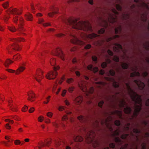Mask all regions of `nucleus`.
<instances>
[{
    "instance_id": "f257e3e1",
    "label": "nucleus",
    "mask_w": 149,
    "mask_h": 149,
    "mask_svg": "<svg viewBox=\"0 0 149 149\" xmlns=\"http://www.w3.org/2000/svg\"><path fill=\"white\" fill-rule=\"evenodd\" d=\"M118 79L119 80H121L123 83H124L125 84L126 87L123 84H122L123 87H119L118 83L115 81L114 78H109L108 79L112 82L114 88H119L120 92H116V94H119L121 93L122 96H124V93H125L128 94L130 96L132 101L134 103V110L133 114L132 116V118L136 117L139 114L142 109V105L141 96L137 94L131 88L130 85V83H126L124 78L123 77H118Z\"/></svg>"
},
{
    "instance_id": "f03ea898",
    "label": "nucleus",
    "mask_w": 149,
    "mask_h": 149,
    "mask_svg": "<svg viewBox=\"0 0 149 149\" xmlns=\"http://www.w3.org/2000/svg\"><path fill=\"white\" fill-rule=\"evenodd\" d=\"M100 123L102 125L104 124L109 129V130L112 133V135L114 137V141L119 146H121L120 149H127L128 146V144L125 143L124 145H122L124 142L121 140L119 137H116L118 136L121 132H123L124 131H128L130 130L129 126L130 124L128 123V125L124 127L123 130H121L119 128L113 131L112 127L108 123V120L107 119L104 120H100ZM103 149H109V147L107 146L103 148Z\"/></svg>"
},
{
    "instance_id": "7ed1b4c3",
    "label": "nucleus",
    "mask_w": 149,
    "mask_h": 149,
    "mask_svg": "<svg viewBox=\"0 0 149 149\" xmlns=\"http://www.w3.org/2000/svg\"><path fill=\"white\" fill-rule=\"evenodd\" d=\"M75 18H69L67 19L65 22L68 25H69L73 29L83 31L86 32L87 31L92 32L91 26L88 21H79Z\"/></svg>"
},
{
    "instance_id": "20e7f679",
    "label": "nucleus",
    "mask_w": 149,
    "mask_h": 149,
    "mask_svg": "<svg viewBox=\"0 0 149 149\" xmlns=\"http://www.w3.org/2000/svg\"><path fill=\"white\" fill-rule=\"evenodd\" d=\"M116 98L118 102L116 104V105H118V107L121 110H116L112 112L111 113L116 115L120 118L123 120L124 119L123 117V111L125 113L130 114L132 111V109L128 106L124 99L120 98L118 97Z\"/></svg>"
},
{
    "instance_id": "39448f33",
    "label": "nucleus",
    "mask_w": 149,
    "mask_h": 149,
    "mask_svg": "<svg viewBox=\"0 0 149 149\" xmlns=\"http://www.w3.org/2000/svg\"><path fill=\"white\" fill-rule=\"evenodd\" d=\"M85 133L86 134L85 137L86 142L88 143L91 144L94 147H96L99 145L98 142L95 138L96 134L93 130L85 132Z\"/></svg>"
},
{
    "instance_id": "423d86ee",
    "label": "nucleus",
    "mask_w": 149,
    "mask_h": 149,
    "mask_svg": "<svg viewBox=\"0 0 149 149\" xmlns=\"http://www.w3.org/2000/svg\"><path fill=\"white\" fill-rule=\"evenodd\" d=\"M87 83H88L85 81H81L79 83L78 85L80 88L83 92L92 94L94 91V88L92 87L88 88Z\"/></svg>"
},
{
    "instance_id": "0eeeda50",
    "label": "nucleus",
    "mask_w": 149,
    "mask_h": 149,
    "mask_svg": "<svg viewBox=\"0 0 149 149\" xmlns=\"http://www.w3.org/2000/svg\"><path fill=\"white\" fill-rule=\"evenodd\" d=\"M105 32L104 29L103 28H102L100 30H99L97 32V34H95L93 33H92L90 34L89 35L84 33L81 32L79 34H82V36L81 37H97L99 36V35L104 33Z\"/></svg>"
},
{
    "instance_id": "6e6552de",
    "label": "nucleus",
    "mask_w": 149,
    "mask_h": 149,
    "mask_svg": "<svg viewBox=\"0 0 149 149\" xmlns=\"http://www.w3.org/2000/svg\"><path fill=\"white\" fill-rule=\"evenodd\" d=\"M23 38H10V40L13 41L14 43L12 45V48L14 50L19 51L20 49L18 44H17V42L22 41L23 39Z\"/></svg>"
},
{
    "instance_id": "1a4fd4ad",
    "label": "nucleus",
    "mask_w": 149,
    "mask_h": 149,
    "mask_svg": "<svg viewBox=\"0 0 149 149\" xmlns=\"http://www.w3.org/2000/svg\"><path fill=\"white\" fill-rule=\"evenodd\" d=\"M54 71H52L47 73L46 75V77L47 79H54L56 77L57 73L56 72V70L59 69L58 67L56 68L54 67Z\"/></svg>"
},
{
    "instance_id": "9d476101",
    "label": "nucleus",
    "mask_w": 149,
    "mask_h": 149,
    "mask_svg": "<svg viewBox=\"0 0 149 149\" xmlns=\"http://www.w3.org/2000/svg\"><path fill=\"white\" fill-rule=\"evenodd\" d=\"M52 54L54 55L60 57L62 60H65V55L63 53L61 49L60 48L58 47L55 49L54 52H53Z\"/></svg>"
},
{
    "instance_id": "9b49d317",
    "label": "nucleus",
    "mask_w": 149,
    "mask_h": 149,
    "mask_svg": "<svg viewBox=\"0 0 149 149\" xmlns=\"http://www.w3.org/2000/svg\"><path fill=\"white\" fill-rule=\"evenodd\" d=\"M51 143V139H48L45 140L44 142L42 141H40L38 143L39 146L38 148L39 149H41L42 147L47 146L48 147Z\"/></svg>"
},
{
    "instance_id": "f8f14e48",
    "label": "nucleus",
    "mask_w": 149,
    "mask_h": 149,
    "mask_svg": "<svg viewBox=\"0 0 149 149\" xmlns=\"http://www.w3.org/2000/svg\"><path fill=\"white\" fill-rule=\"evenodd\" d=\"M134 82L137 86L138 88L140 90H143L145 86V84L139 79L134 80Z\"/></svg>"
},
{
    "instance_id": "ddd939ff",
    "label": "nucleus",
    "mask_w": 149,
    "mask_h": 149,
    "mask_svg": "<svg viewBox=\"0 0 149 149\" xmlns=\"http://www.w3.org/2000/svg\"><path fill=\"white\" fill-rule=\"evenodd\" d=\"M131 70L134 72L131 73L130 74V77H132L135 76L140 77V73L136 71V70H137L138 69V68L136 66L134 65V67H131Z\"/></svg>"
},
{
    "instance_id": "4468645a",
    "label": "nucleus",
    "mask_w": 149,
    "mask_h": 149,
    "mask_svg": "<svg viewBox=\"0 0 149 149\" xmlns=\"http://www.w3.org/2000/svg\"><path fill=\"white\" fill-rule=\"evenodd\" d=\"M43 72L40 69L38 70L37 72L36 75L34 76V78L41 84H42L40 82L41 80L40 78H42Z\"/></svg>"
},
{
    "instance_id": "2eb2a0df",
    "label": "nucleus",
    "mask_w": 149,
    "mask_h": 149,
    "mask_svg": "<svg viewBox=\"0 0 149 149\" xmlns=\"http://www.w3.org/2000/svg\"><path fill=\"white\" fill-rule=\"evenodd\" d=\"M115 8H111V10L113 13L115 15H118L119 13L116 10L119 11H120L122 10V7L120 5L118 4H116L115 5Z\"/></svg>"
},
{
    "instance_id": "dca6fc26",
    "label": "nucleus",
    "mask_w": 149,
    "mask_h": 149,
    "mask_svg": "<svg viewBox=\"0 0 149 149\" xmlns=\"http://www.w3.org/2000/svg\"><path fill=\"white\" fill-rule=\"evenodd\" d=\"M25 68L22 66H20L19 68L17 70V71L15 72V70H13L11 69H8L7 70L9 72L13 73L15 72L16 74H19L20 72H22L25 69Z\"/></svg>"
},
{
    "instance_id": "f3484780",
    "label": "nucleus",
    "mask_w": 149,
    "mask_h": 149,
    "mask_svg": "<svg viewBox=\"0 0 149 149\" xmlns=\"http://www.w3.org/2000/svg\"><path fill=\"white\" fill-rule=\"evenodd\" d=\"M6 12L8 13H10L13 15L17 14L19 15L21 14V12H19L18 10L15 8L12 9V8H10L6 10Z\"/></svg>"
},
{
    "instance_id": "a211bd4d",
    "label": "nucleus",
    "mask_w": 149,
    "mask_h": 149,
    "mask_svg": "<svg viewBox=\"0 0 149 149\" xmlns=\"http://www.w3.org/2000/svg\"><path fill=\"white\" fill-rule=\"evenodd\" d=\"M113 49L115 52H119L120 50H123V47L120 44L115 43L113 47Z\"/></svg>"
},
{
    "instance_id": "6ab92c4d",
    "label": "nucleus",
    "mask_w": 149,
    "mask_h": 149,
    "mask_svg": "<svg viewBox=\"0 0 149 149\" xmlns=\"http://www.w3.org/2000/svg\"><path fill=\"white\" fill-rule=\"evenodd\" d=\"M28 97V100L31 101L32 102L34 101L33 99L35 97L34 93L32 91H31L29 93H28L27 94Z\"/></svg>"
},
{
    "instance_id": "aec40b11",
    "label": "nucleus",
    "mask_w": 149,
    "mask_h": 149,
    "mask_svg": "<svg viewBox=\"0 0 149 149\" xmlns=\"http://www.w3.org/2000/svg\"><path fill=\"white\" fill-rule=\"evenodd\" d=\"M19 21L20 24H18V30L19 31H23L24 30V29L22 27L23 25L22 23L23 22L24 20L23 18L20 17Z\"/></svg>"
},
{
    "instance_id": "412c9836",
    "label": "nucleus",
    "mask_w": 149,
    "mask_h": 149,
    "mask_svg": "<svg viewBox=\"0 0 149 149\" xmlns=\"http://www.w3.org/2000/svg\"><path fill=\"white\" fill-rule=\"evenodd\" d=\"M122 31V26L120 25H118L117 27L114 29V32L116 34H120Z\"/></svg>"
},
{
    "instance_id": "4be33fe9",
    "label": "nucleus",
    "mask_w": 149,
    "mask_h": 149,
    "mask_svg": "<svg viewBox=\"0 0 149 149\" xmlns=\"http://www.w3.org/2000/svg\"><path fill=\"white\" fill-rule=\"evenodd\" d=\"M74 101L76 104H79L82 102V97L81 96L79 95L76 98H74Z\"/></svg>"
},
{
    "instance_id": "5701e85b",
    "label": "nucleus",
    "mask_w": 149,
    "mask_h": 149,
    "mask_svg": "<svg viewBox=\"0 0 149 149\" xmlns=\"http://www.w3.org/2000/svg\"><path fill=\"white\" fill-rule=\"evenodd\" d=\"M72 138L73 140L76 142H81L82 141L83 139V138L80 136H76L75 135H73L72 136Z\"/></svg>"
},
{
    "instance_id": "b1692460",
    "label": "nucleus",
    "mask_w": 149,
    "mask_h": 149,
    "mask_svg": "<svg viewBox=\"0 0 149 149\" xmlns=\"http://www.w3.org/2000/svg\"><path fill=\"white\" fill-rule=\"evenodd\" d=\"M52 12L48 13V15L49 17H52L54 14H56L58 13V9L57 8H53L51 9Z\"/></svg>"
},
{
    "instance_id": "393cba45",
    "label": "nucleus",
    "mask_w": 149,
    "mask_h": 149,
    "mask_svg": "<svg viewBox=\"0 0 149 149\" xmlns=\"http://www.w3.org/2000/svg\"><path fill=\"white\" fill-rule=\"evenodd\" d=\"M88 69L91 70L93 71L95 73L98 70V68L97 67L94 68L93 66L91 65H89L87 67Z\"/></svg>"
},
{
    "instance_id": "a878e982",
    "label": "nucleus",
    "mask_w": 149,
    "mask_h": 149,
    "mask_svg": "<svg viewBox=\"0 0 149 149\" xmlns=\"http://www.w3.org/2000/svg\"><path fill=\"white\" fill-rule=\"evenodd\" d=\"M148 73L147 72L144 71L143 72L142 75L147 81L148 86L149 87V78H146V77L148 75Z\"/></svg>"
},
{
    "instance_id": "bb28decb",
    "label": "nucleus",
    "mask_w": 149,
    "mask_h": 149,
    "mask_svg": "<svg viewBox=\"0 0 149 149\" xmlns=\"http://www.w3.org/2000/svg\"><path fill=\"white\" fill-rule=\"evenodd\" d=\"M109 17L108 18V20L110 22H115L116 20V16L115 17H113L111 14H109Z\"/></svg>"
},
{
    "instance_id": "cd10ccee",
    "label": "nucleus",
    "mask_w": 149,
    "mask_h": 149,
    "mask_svg": "<svg viewBox=\"0 0 149 149\" xmlns=\"http://www.w3.org/2000/svg\"><path fill=\"white\" fill-rule=\"evenodd\" d=\"M141 132L140 130L137 128H133L132 131H130V134L132 136H134V135L133 132L136 134H139Z\"/></svg>"
},
{
    "instance_id": "c85d7f7f",
    "label": "nucleus",
    "mask_w": 149,
    "mask_h": 149,
    "mask_svg": "<svg viewBox=\"0 0 149 149\" xmlns=\"http://www.w3.org/2000/svg\"><path fill=\"white\" fill-rule=\"evenodd\" d=\"M78 119L81 123H85L87 120L86 117L82 116H80L78 117Z\"/></svg>"
},
{
    "instance_id": "c756f323",
    "label": "nucleus",
    "mask_w": 149,
    "mask_h": 149,
    "mask_svg": "<svg viewBox=\"0 0 149 149\" xmlns=\"http://www.w3.org/2000/svg\"><path fill=\"white\" fill-rule=\"evenodd\" d=\"M44 21V20L43 19H40L39 20V24H42L43 26L45 27L47 26H50L51 24L49 23H42Z\"/></svg>"
},
{
    "instance_id": "7c9ffc66",
    "label": "nucleus",
    "mask_w": 149,
    "mask_h": 149,
    "mask_svg": "<svg viewBox=\"0 0 149 149\" xmlns=\"http://www.w3.org/2000/svg\"><path fill=\"white\" fill-rule=\"evenodd\" d=\"M9 102V106L10 107V108H11V110L13 111H17V109L16 107L15 106H13L12 107V105L11 104V103L12 102V101L11 100H9L8 101Z\"/></svg>"
},
{
    "instance_id": "2f4dec72",
    "label": "nucleus",
    "mask_w": 149,
    "mask_h": 149,
    "mask_svg": "<svg viewBox=\"0 0 149 149\" xmlns=\"http://www.w3.org/2000/svg\"><path fill=\"white\" fill-rule=\"evenodd\" d=\"M13 61L10 60L9 59H8L3 64L5 67H8L9 64L13 63Z\"/></svg>"
},
{
    "instance_id": "473e14b6",
    "label": "nucleus",
    "mask_w": 149,
    "mask_h": 149,
    "mask_svg": "<svg viewBox=\"0 0 149 149\" xmlns=\"http://www.w3.org/2000/svg\"><path fill=\"white\" fill-rule=\"evenodd\" d=\"M26 19L29 21H32V16L31 14L28 13L25 15Z\"/></svg>"
},
{
    "instance_id": "72a5a7b5",
    "label": "nucleus",
    "mask_w": 149,
    "mask_h": 149,
    "mask_svg": "<svg viewBox=\"0 0 149 149\" xmlns=\"http://www.w3.org/2000/svg\"><path fill=\"white\" fill-rule=\"evenodd\" d=\"M143 46L146 50H149V41H146L145 43L143 44Z\"/></svg>"
},
{
    "instance_id": "f704fd0d",
    "label": "nucleus",
    "mask_w": 149,
    "mask_h": 149,
    "mask_svg": "<svg viewBox=\"0 0 149 149\" xmlns=\"http://www.w3.org/2000/svg\"><path fill=\"white\" fill-rule=\"evenodd\" d=\"M129 135V134H121L120 138L123 139H126Z\"/></svg>"
},
{
    "instance_id": "c9c22d12",
    "label": "nucleus",
    "mask_w": 149,
    "mask_h": 149,
    "mask_svg": "<svg viewBox=\"0 0 149 149\" xmlns=\"http://www.w3.org/2000/svg\"><path fill=\"white\" fill-rule=\"evenodd\" d=\"M20 55L19 54H17L14 56L13 57V59L15 61H18L20 58Z\"/></svg>"
},
{
    "instance_id": "e433bc0d",
    "label": "nucleus",
    "mask_w": 149,
    "mask_h": 149,
    "mask_svg": "<svg viewBox=\"0 0 149 149\" xmlns=\"http://www.w3.org/2000/svg\"><path fill=\"white\" fill-rule=\"evenodd\" d=\"M129 67L128 64L127 63H124L122 64V67L123 69H127Z\"/></svg>"
},
{
    "instance_id": "4c0bfd02",
    "label": "nucleus",
    "mask_w": 149,
    "mask_h": 149,
    "mask_svg": "<svg viewBox=\"0 0 149 149\" xmlns=\"http://www.w3.org/2000/svg\"><path fill=\"white\" fill-rule=\"evenodd\" d=\"M75 42H74L73 43H74L77 44L82 45L84 44V42L82 41L76 39L75 41Z\"/></svg>"
},
{
    "instance_id": "58836bf2",
    "label": "nucleus",
    "mask_w": 149,
    "mask_h": 149,
    "mask_svg": "<svg viewBox=\"0 0 149 149\" xmlns=\"http://www.w3.org/2000/svg\"><path fill=\"white\" fill-rule=\"evenodd\" d=\"M8 29L10 31L12 32H14L16 30V29L15 26H13L8 27Z\"/></svg>"
},
{
    "instance_id": "ea45409f",
    "label": "nucleus",
    "mask_w": 149,
    "mask_h": 149,
    "mask_svg": "<svg viewBox=\"0 0 149 149\" xmlns=\"http://www.w3.org/2000/svg\"><path fill=\"white\" fill-rule=\"evenodd\" d=\"M9 6L8 2V1L2 4V6L5 9L7 8Z\"/></svg>"
},
{
    "instance_id": "a19ab883",
    "label": "nucleus",
    "mask_w": 149,
    "mask_h": 149,
    "mask_svg": "<svg viewBox=\"0 0 149 149\" xmlns=\"http://www.w3.org/2000/svg\"><path fill=\"white\" fill-rule=\"evenodd\" d=\"M56 60L54 59H52L51 60L50 63L51 64L52 66H54L55 64Z\"/></svg>"
},
{
    "instance_id": "79ce46f5",
    "label": "nucleus",
    "mask_w": 149,
    "mask_h": 149,
    "mask_svg": "<svg viewBox=\"0 0 149 149\" xmlns=\"http://www.w3.org/2000/svg\"><path fill=\"white\" fill-rule=\"evenodd\" d=\"M123 18L124 19H126L129 18L130 16L128 14H123Z\"/></svg>"
},
{
    "instance_id": "37998d69",
    "label": "nucleus",
    "mask_w": 149,
    "mask_h": 149,
    "mask_svg": "<svg viewBox=\"0 0 149 149\" xmlns=\"http://www.w3.org/2000/svg\"><path fill=\"white\" fill-rule=\"evenodd\" d=\"M114 124L116 126L118 127L120 125V120H116L114 122Z\"/></svg>"
},
{
    "instance_id": "c03bdc74",
    "label": "nucleus",
    "mask_w": 149,
    "mask_h": 149,
    "mask_svg": "<svg viewBox=\"0 0 149 149\" xmlns=\"http://www.w3.org/2000/svg\"><path fill=\"white\" fill-rule=\"evenodd\" d=\"M109 73L110 75L112 76H114L115 74V71L112 69L110 70H109Z\"/></svg>"
},
{
    "instance_id": "a18cd8bd",
    "label": "nucleus",
    "mask_w": 149,
    "mask_h": 149,
    "mask_svg": "<svg viewBox=\"0 0 149 149\" xmlns=\"http://www.w3.org/2000/svg\"><path fill=\"white\" fill-rule=\"evenodd\" d=\"M74 81V79H73L71 78L67 79V82L69 84H71Z\"/></svg>"
},
{
    "instance_id": "49530a36",
    "label": "nucleus",
    "mask_w": 149,
    "mask_h": 149,
    "mask_svg": "<svg viewBox=\"0 0 149 149\" xmlns=\"http://www.w3.org/2000/svg\"><path fill=\"white\" fill-rule=\"evenodd\" d=\"M107 64L106 62H103L101 65L102 68H106L107 67Z\"/></svg>"
},
{
    "instance_id": "de8ad7c7",
    "label": "nucleus",
    "mask_w": 149,
    "mask_h": 149,
    "mask_svg": "<svg viewBox=\"0 0 149 149\" xmlns=\"http://www.w3.org/2000/svg\"><path fill=\"white\" fill-rule=\"evenodd\" d=\"M12 118L14 119V120L19 121L20 120V119L16 116H11Z\"/></svg>"
},
{
    "instance_id": "09e8293b",
    "label": "nucleus",
    "mask_w": 149,
    "mask_h": 149,
    "mask_svg": "<svg viewBox=\"0 0 149 149\" xmlns=\"http://www.w3.org/2000/svg\"><path fill=\"white\" fill-rule=\"evenodd\" d=\"M104 103L103 101H100L98 103V106L101 108H102Z\"/></svg>"
},
{
    "instance_id": "8fccbe9b",
    "label": "nucleus",
    "mask_w": 149,
    "mask_h": 149,
    "mask_svg": "<svg viewBox=\"0 0 149 149\" xmlns=\"http://www.w3.org/2000/svg\"><path fill=\"white\" fill-rule=\"evenodd\" d=\"M109 147L113 149L115 148V145L113 143H111L109 144Z\"/></svg>"
},
{
    "instance_id": "3c124183",
    "label": "nucleus",
    "mask_w": 149,
    "mask_h": 149,
    "mask_svg": "<svg viewBox=\"0 0 149 149\" xmlns=\"http://www.w3.org/2000/svg\"><path fill=\"white\" fill-rule=\"evenodd\" d=\"M92 59L93 61L95 62L96 63L97 62V58L95 56H93L92 57Z\"/></svg>"
},
{
    "instance_id": "603ef678",
    "label": "nucleus",
    "mask_w": 149,
    "mask_h": 149,
    "mask_svg": "<svg viewBox=\"0 0 149 149\" xmlns=\"http://www.w3.org/2000/svg\"><path fill=\"white\" fill-rule=\"evenodd\" d=\"M114 60L116 62H118L119 61V58L116 56H114L113 58Z\"/></svg>"
},
{
    "instance_id": "864d4df0",
    "label": "nucleus",
    "mask_w": 149,
    "mask_h": 149,
    "mask_svg": "<svg viewBox=\"0 0 149 149\" xmlns=\"http://www.w3.org/2000/svg\"><path fill=\"white\" fill-rule=\"evenodd\" d=\"M18 16L16 15L15 16V17L13 18L14 21V22L15 23H17V22L18 20Z\"/></svg>"
},
{
    "instance_id": "5fc2aeb1",
    "label": "nucleus",
    "mask_w": 149,
    "mask_h": 149,
    "mask_svg": "<svg viewBox=\"0 0 149 149\" xmlns=\"http://www.w3.org/2000/svg\"><path fill=\"white\" fill-rule=\"evenodd\" d=\"M55 143L56 145L57 146H59L61 144V142L59 141L55 140Z\"/></svg>"
},
{
    "instance_id": "6e6d98bb",
    "label": "nucleus",
    "mask_w": 149,
    "mask_h": 149,
    "mask_svg": "<svg viewBox=\"0 0 149 149\" xmlns=\"http://www.w3.org/2000/svg\"><path fill=\"white\" fill-rule=\"evenodd\" d=\"M28 109V107L26 106H25L24 107L22 108V110L24 112L27 111Z\"/></svg>"
},
{
    "instance_id": "4d7b16f0",
    "label": "nucleus",
    "mask_w": 149,
    "mask_h": 149,
    "mask_svg": "<svg viewBox=\"0 0 149 149\" xmlns=\"http://www.w3.org/2000/svg\"><path fill=\"white\" fill-rule=\"evenodd\" d=\"M79 1V0H67V2L68 3L74 2H78Z\"/></svg>"
},
{
    "instance_id": "13d9d810",
    "label": "nucleus",
    "mask_w": 149,
    "mask_h": 149,
    "mask_svg": "<svg viewBox=\"0 0 149 149\" xmlns=\"http://www.w3.org/2000/svg\"><path fill=\"white\" fill-rule=\"evenodd\" d=\"M107 53L110 56H113V52L109 49L108 50Z\"/></svg>"
},
{
    "instance_id": "bf43d9fd",
    "label": "nucleus",
    "mask_w": 149,
    "mask_h": 149,
    "mask_svg": "<svg viewBox=\"0 0 149 149\" xmlns=\"http://www.w3.org/2000/svg\"><path fill=\"white\" fill-rule=\"evenodd\" d=\"M91 45L90 44H88L85 47V49H88L91 48Z\"/></svg>"
},
{
    "instance_id": "052dcab7",
    "label": "nucleus",
    "mask_w": 149,
    "mask_h": 149,
    "mask_svg": "<svg viewBox=\"0 0 149 149\" xmlns=\"http://www.w3.org/2000/svg\"><path fill=\"white\" fill-rule=\"evenodd\" d=\"M74 89V87H70L68 88V91L72 93Z\"/></svg>"
},
{
    "instance_id": "680f3d73",
    "label": "nucleus",
    "mask_w": 149,
    "mask_h": 149,
    "mask_svg": "<svg viewBox=\"0 0 149 149\" xmlns=\"http://www.w3.org/2000/svg\"><path fill=\"white\" fill-rule=\"evenodd\" d=\"M145 105L146 106L149 107V98H148L146 100L145 102Z\"/></svg>"
},
{
    "instance_id": "e2e57ef3",
    "label": "nucleus",
    "mask_w": 149,
    "mask_h": 149,
    "mask_svg": "<svg viewBox=\"0 0 149 149\" xmlns=\"http://www.w3.org/2000/svg\"><path fill=\"white\" fill-rule=\"evenodd\" d=\"M5 138L6 139L8 140V141L9 142H11L12 141H13L12 140H10V138L7 136H5Z\"/></svg>"
},
{
    "instance_id": "0e129e2a",
    "label": "nucleus",
    "mask_w": 149,
    "mask_h": 149,
    "mask_svg": "<svg viewBox=\"0 0 149 149\" xmlns=\"http://www.w3.org/2000/svg\"><path fill=\"white\" fill-rule=\"evenodd\" d=\"M34 108L33 107H31L29 110V112L30 113H31L33 112L34 111Z\"/></svg>"
},
{
    "instance_id": "69168bd1",
    "label": "nucleus",
    "mask_w": 149,
    "mask_h": 149,
    "mask_svg": "<svg viewBox=\"0 0 149 149\" xmlns=\"http://www.w3.org/2000/svg\"><path fill=\"white\" fill-rule=\"evenodd\" d=\"M43 117L42 116H40L38 118V121L40 122H42L43 120Z\"/></svg>"
},
{
    "instance_id": "338daca9",
    "label": "nucleus",
    "mask_w": 149,
    "mask_h": 149,
    "mask_svg": "<svg viewBox=\"0 0 149 149\" xmlns=\"http://www.w3.org/2000/svg\"><path fill=\"white\" fill-rule=\"evenodd\" d=\"M15 143L16 145L20 144L21 143V142L19 140H16L15 141Z\"/></svg>"
},
{
    "instance_id": "774afa93",
    "label": "nucleus",
    "mask_w": 149,
    "mask_h": 149,
    "mask_svg": "<svg viewBox=\"0 0 149 149\" xmlns=\"http://www.w3.org/2000/svg\"><path fill=\"white\" fill-rule=\"evenodd\" d=\"M53 113L51 112H48L47 114V116L49 117H51L52 116Z\"/></svg>"
}]
</instances>
